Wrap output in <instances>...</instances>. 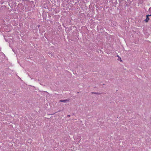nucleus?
<instances>
[{
  "mask_svg": "<svg viewBox=\"0 0 151 151\" xmlns=\"http://www.w3.org/2000/svg\"><path fill=\"white\" fill-rule=\"evenodd\" d=\"M69 100L68 99H65L63 100H60L59 101V102L60 103V102H66L69 101Z\"/></svg>",
  "mask_w": 151,
  "mask_h": 151,
  "instance_id": "obj_1",
  "label": "nucleus"
},
{
  "mask_svg": "<svg viewBox=\"0 0 151 151\" xmlns=\"http://www.w3.org/2000/svg\"><path fill=\"white\" fill-rule=\"evenodd\" d=\"M151 15H147L146 16V19L145 20V21L146 22H148V21L149 19V16H150Z\"/></svg>",
  "mask_w": 151,
  "mask_h": 151,
  "instance_id": "obj_2",
  "label": "nucleus"
},
{
  "mask_svg": "<svg viewBox=\"0 0 151 151\" xmlns=\"http://www.w3.org/2000/svg\"><path fill=\"white\" fill-rule=\"evenodd\" d=\"M117 57H119H119V56L118 55H117Z\"/></svg>",
  "mask_w": 151,
  "mask_h": 151,
  "instance_id": "obj_3",
  "label": "nucleus"
},
{
  "mask_svg": "<svg viewBox=\"0 0 151 151\" xmlns=\"http://www.w3.org/2000/svg\"><path fill=\"white\" fill-rule=\"evenodd\" d=\"M68 116L69 117H70V115H68Z\"/></svg>",
  "mask_w": 151,
  "mask_h": 151,
  "instance_id": "obj_4",
  "label": "nucleus"
}]
</instances>
